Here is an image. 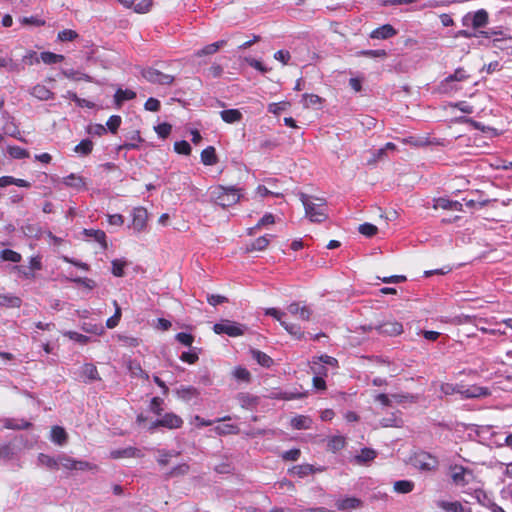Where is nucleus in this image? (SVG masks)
Wrapping results in <instances>:
<instances>
[{
    "mask_svg": "<svg viewBox=\"0 0 512 512\" xmlns=\"http://www.w3.org/2000/svg\"><path fill=\"white\" fill-rule=\"evenodd\" d=\"M0 258L3 261H10L14 263H18L21 261L22 256L18 252L11 249H4L0 252Z\"/></svg>",
    "mask_w": 512,
    "mask_h": 512,
    "instance_id": "nucleus-41",
    "label": "nucleus"
},
{
    "mask_svg": "<svg viewBox=\"0 0 512 512\" xmlns=\"http://www.w3.org/2000/svg\"><path fill=\"white\" fill-rule=\"evenodd\" d=\"M215 432L219 435H226V434H236L237 433V427L231 424H226L222 426H217L215 428Z\"/></svg>",
    "mask_w": 512,
    "mask_h": 512,
    "instance_id": "nucleus-64",
    "label": "nucleus"
},
{
    "mask_svg": "<svg viewBox=\"0 0 512 512\" xmlns=\"http://www.w3.org/2000/svg\"><path fill=\"white\" fill-rule=\"evenodd\" d=\"M61 74L70 79V80H75V81H78V80H81V79H84V80H90V77L86 74H83L79 71H76L74 69H62L61 70Z\"/></svg>",
    "mask_w": 512,
    "mask_h": 512,
    "instance_id": "nucleus-44",
    "label": "nucleus"
},
{
    "mask_svg": "<svg viewBox=\"0 0 512 512\" xmlns=\"http://www.w3.org/2000/svg\"><path fill=\"white\" fill-rule=\"evenodd\" d=\"M93 150V142L90 139L82 140L75 146L74 151L80 155H89Z\"/></svg>",
    "mask_w": 512,
    "mask_h": 512,
    "instance_id": "nucleus-38",
    "label": "nucleus"
},
{
    "mask_svg": "<svg viewBox=\"0 0 512 512\" xmlns=\"http://www.w3.org/2000/svg\"><path fill=\"white\" fill-rule=\"evenodd\" d=\"M269 242H270V240L267 235L258 237L250 244V246L247 248V250L248 251H262L268 246Z\"/></svg>",
    "mask_w": 512,
    "mask_h": 512,
    "instance_id": "nucleus-37",
    "label": "nucleus"
},
{
    "mask_svg": "<svg viewBox=\"0 0 512 512\" xmlns=\"http://www.w3.org/2000/svg\"><path fill=\"white\" fill-rule=\"evenodd\" d=\"M226 44L225 40H220L209 45H206L202 49L198 50L195 55L197 57H202L206 55H212L216 53L220 48H222Z\"/></svg>",
    "mask_w": 512,
    "mask_h": 512,
    "instance_id": "nucleus-24",
    "label": "nucleus"
},
{
    "mask_svg": "<svg viewBox=\"0 0 512 512\" xmlns=\"http://www.w3.org/2000/svg\"><path fill=\"white\" fill-rule=\"evenodd\" d=\"M38 464L46 468L56 471L58 470V456L52 457L50 455L40 453L38 455Z\"/></svg>",
    "mask_w": 512,
    "mask_h": 512,
    "instance_id": "nucleus-22",
    "label": "nucleus"
},
{
    "mask_svg": "<svg viewBox=\"0 0 512 512\" xmlns=\"http://www.w3.org/2000/svg\"><path fill=\"white\" fill-rule=\"evenodd\" d=\"M461 395L464 398H484L491 395L487 387L472 385L466 389H462Z\"/></svg>",
    "mask_w": 512,
    "mask_h": 512,
    "instance_id": "nucleus-13",
    "label": "nucleus"
},
{
    "mask_svg": "<svg viewBox=\"0 0 512 512\" xmlns=\"http://www.w3.org/2000/svg\"><path fill=\"white\" fill-rule=\"evenodd\" d=\"M189 469H190V467L188 464L182 463V464H179V465L175 466L174 468H172L168 475L170 477L185 475L189 472Z\"/></svg>",
    "mask_w": 512,
    "mask_h": 512,
    "instance_id": "nucleus-57",
    "label": "nucleus"
},
{
    "mask_svg": "<svg viewBox=\"0 0 512 512\" xmlns=\"http://www.w3.org/2000/svg\"><path fill=\"white\" fill-rule=\"evenodd\" d=\"M86 235L93 237L95 241L100 243L103 248L107 247L106 234L102 230H85Z\"/></svg>",
    "mask_w": 512,
    "mask_h": 512,
    "instance_id": "nucleus-46",
    "label": "nucleus"
},
{
    "mask_svg": "<svg viewBox=\"0 0 512 512\" xmlns=\"http://www.w3.org/2000/svg\"><path fill=\"white\" fill-rule=\"evenodd\" d=\"M413 465L421 470H432L436 468L438 462L435 457L426 452L415 454L412 459Z\"/></svg>",
    "mask_w": 512,
    "mask_h": 512,
    "instance_id": "nucleus-7",
    "label": "nucleus"
},
{
    "mask_svg": "<svg viewBox=\"0 0 512 512\" xmlns=\"http://www.w3.org/2000/svg\"><path fill=\"white\" fill-rule=\"evenodd\" d=\"M379 334L387 336H397L403 332V326L400 322L395 320H387L375 326Z\"/></svg>",
    "mask_w": 512,
    "mask_h": 512,
    "instance_id": "nucleus-9",
    "label": "nucleus"
},
{
    "mask_svg": "<svg viewBox=\"0 0 512 512\" xmlns=\"http://www.w3.org/2000/svg\"><path fill=\"white\" fill-rule=\"evenodd\" d=\"M58 39L62 42L72 41L78 37L76 31L71 29H64L58 33Z\"/></svg>",
    "mask_w": 512,
    "mask_h": 512,
    "instance_id": "nucleus-54",
    "label": "nucleus"
},
{
    "mask_svg": "<svg viewBox=\"0 0 512 512\" xmlns=\"http://www.w3.org/2000/svg\"><path fill=\"white\" fill-rule=\"evenodd\" d=\"M436 506L444 512H465L464 506L459 501H436Z\"/></svg>",
    "mask_w": 512,
    "mask_h": 512,
    "instance_id": "nucleus-16",
    "label": "nucleus"
},
{
    "mask_svg": "<svg viewBox=\"0 0 512 512\" xmlns=\"http://www.w3.org/2000/svg\"><path fill=\"white\" fill-rule=\"evenodd\" d=\"M462 207V203L447 198H438L434 204L435 209L441 208L444 210L462 211Z\"/></svg>",
    "mask_w": 512,
    "mask_h": 512,
    "instance_id": "nucleus-18",
    "label": "nucleus"
},
{
    "mask_svg": "<svg viewBox=\"0 0 512 512\" xmlns=\"http://www.w3.org/2000/svg\"><path fill=\"white\" fill-rule=\"evenodd\" d=\"M62 182L65 186L72 187L77 190L83 188L85 185L83 178L74 173L64 177Z\"/></svg>",
    "mask_w": 512,
    "mask_h": 512,
    "instance_id": "nucleus-30",
    "label": "nucleus"
},
{
    "mask_svg": "<svg viewBox=\"0 0 512 512\" xmlns=\"http://www.w3.org/2000/svg\"><path fill=\"white\" fill-rule=\"evenodd\" d=\"M358 231L366 237H372L377 233L378 228L371 223H364L359 226Z\"/></svg>",
    "mask_w": 512,
    "mask_h": 512,
    "instance_id": "nucleus-50",
    "label": "nucleus"
},
{
    "mask_svg": "<svg viewBox=\"0 0 512 512\" xmlns=\"http://www.w3.org/2000/svg\"><path fill=\"white\" fill-rule=\"evenodd\" d=\"M201 162L207 166L215 165L218 162L216 151L213 146H208L201 152Z\"/></svg>",
    "mask_w": 512,
    "mask_h": 512,
    "instance_id": "nucleus-21",
    "label": "nucleus"
},
{
    "mask_svg": "<svg viewBox=\"0 0 512 512\" xmlns=\"http://www.w3.org/2000/svg\"><path fill=\"white\" fill-rule=\"evenodd\" d=\"M281 326L284 327V329L294 336L297 339H301L303 336V331L301 330V327L297 324L288 323L286 321H281Z\"/></svg>",
    "mask_w": 512,
    "mask_h": 512,
    "instance_id": "nucleus-43",
    "label": "nucleus"
},
{
    "mask_svg": "<svg viewBox=\"0 0 512 512\" xmlns=\"http://www.w3.org/2000/svg\"><path fill=\"white\" fill-rule=\"evenodd\" d=\"M244 61L254 69L258 70L261 73H266L269 71L267 67H265L259 60H256L251 57H246Z\"/></svg>",
    "mask_w": 512,
    "mask_h": 512,
    "instance_id": "nucleus-59",
    "label": "nucleus"
},
{
    "mask_svg": "<svg viewBox=\"0 0 512 512\" xmlns=\"http://www.w3.org/2000/svg\"><path fill=\"white\" fill-rule=\"evenodd\" d=\"M246 327L230 320H222L214 324L213 331L216 334H226L230 337H237L244 334Z\"/></svg>",
    "mask_w": 512,
    "mask_h": 512,
    "instance_id": "nucleus-3",
    "label": "nucleus"
},
{
    "mask_svg": "<svg viewBox=\"0 0 512 512\" xmlns=\"http://www.w3.org/2000/svg\"><path fill=\"white\" fill-rule=\"evenodd\" d=\"M113 459L130 458V457H141V451L134 447H127L124 449L113 450L110 453Z\"/></svg>",
    "mask_w": 512,
    "mask_h": 512,
    "instance_id": "nucleus-17",
    "label": "nucleus"
},
{
    "mask_svg": "<svg viewBox=\"0 0 512 512\" xmlns=\"http://www.w3.org/2000/svg\"><path fill=\"white\" fill-rule=\"evenodd\" d=\"M489 15L485 9L467 13L462 18L463 26H472L474 29L483 28L488 24Z\"/></svg>",
    "mask_w": 512,
    "mask_h": 512,
    "instance_id": "nucleus-4",
    "label": "nucleus"
},
{
    "mask_svg": "<svg viewBox=\"0 0 512 512\" xmlns=\"http://www.w3.org/2000/svg\"><path fill=\"white\" fill-rule=\"evenodd\" d=\"M8 153L12 158L15 159H24L29 156V152L19 146L8 147Z\"/></svg>",
    "mask_w": 512,
    "mask_h": 512,
    "instance_id": "nucleus-48",
    "label": "nucleus"
},
{
    "mask_svg": "<svg viewBox=\"0 0 512 512\" xmlns=\"http://www.w3.org/2000/svg\"><path fill=\"white\" fill-rule=\"evenodd\" d=\"M362 505V502L360 499L356 497H346L343 499H338L335 502V506L340 511H348L357 509Z\"/></svg>",
    "mask_w": 512,
    "mask_h": 512,
    "instance_id": "nucleus-14",
    "label": "nucleus"
},
{
    "mask_svg": "<svg viewBox=\"0 0 512 512\" xmlns=\"http://www.w3.org/2000/svg\"><path fill=\"white\" fill-rule=\"evenodd\" d=\"M440 390L445 395H452L455 393L461 394L462 389L450 383H444L441 385Z\"/></svg>",
    "mask_w": 512,
    "mask_h": 512,
    "instance_id": "nucleus-63",
    "label": "nucleus"
},
{
    "mask_svg": "<svg viewBox=\"0 0 512 512\" xmlns=\"http://www.w3.org/2000/svg\"><path fill=\"white\" fill-rule=\"evenodd\" d=\"M177 394L184 400H190L192 397L196 396V389L193 387H181L177 390Z\"/></svg>",
    "mask_w": 512,
    "mask_h": 512,
    "instance_id": "nucleus-56",
    "label": "nucleus"
},
{
    "mask_svg": "<svg viewBox=\"0 0 512 512\" xmlns=\"http://www.w3.org/2000/svg\"><path fill=\"white\" fill-rule=\"evenodd\" d=\"M132 226L133 229L140 232L142 231L147 223V210L142 207L135 208L132 213Z\"/></svg>",
    "mask_w": 512,
    "mask_h": 512,
    "instance_id": "nucleus-11",
    "label": "nucleus"
},
{
    "mask_svg": "<svg viewBox=\"0 0 512 512\" xmlns=\"http://www.w3.org/2000/svg\"><path fill=\"white\" fill-rule=\"evenodd\" d=\"M291 315L298 317L300 320L308 321L311 317L312 311L306 305H301L300 302H293L287 307Z\"/></svg>",
    "mask_w": 512,
    "mask_h": 512,
    "instance_id": "nucleus-10",
    "label": "nucleus"
},
{
    "mask_svg": "<svg viewBox=\"0 0 512 512\" xmlns=\"http://www.w3.org/2000/svg\"><path fill=\"white\" fill-rule=\"evenodd\" d=\"M312 425V420L308 416L298 415L291 419V426L294 429H310Z\"/></svg>",
    "mask_w": 512,
    "mask_h": 512,
    "instance_id": "nucleus-29",
    "label": "nucleus"
},
{
    "mask_svg": "<svg viewBox=\"0 0 512 512\" xmlns=\"http://www.w3.org/2000/svg\"><path fill=\"white\" fill-rule=\"evenodd\" d=\"M21 299L11 294L0 295V306L18 308L21 306Z\"/></svg>",
    "mask_w": 512,
    "mask_h": 512,
    "instance_id": "nucleus-34",
    "label": "nucleus"
},
{
    "mask_svg": "<svg viewBox=\"0 0 512 512\" xmlns=\"http://www.w3.org/2000/svg\"><path fill=\"white\" fill-rule=\"evenodd\" d=\"M30 94L41 101H47L54 98V93L45 85L36 84L30 89Z\"/></svg>",
    "mask_w": 512,
    "mask_h": 512,
    "instance_id": "nucleus-15",
    "label": "nucleus"
},
{
    "mask_svg": "<svg viewBox=\"0 0 512 512\" xmlns=\"http://www.w3.org/2000/svg\"><path fill=\"white\" fill-rule=\"evenodd\" d=\"M51 440L60 446L64 445L67 441V433L64 428L54 426L51 429Z\"/></svg>",
    "mask_w": 512,
    "mask_h": 512,
    "instance_id": "nucleus-31",
    "label": "nucleus"
},
{
    "mask_svg": "<svg viewBox=\"0 0 512 512\" xmlns=\"http://www.w3.org/2000/svg\"><path fill=\"white\" fill-rule=\"evenodd\" d=\"M113 305L115 307V313L113 316H111L110 318L107 319L106 321V326L110 329L116 327L121 319V308L120 306L118 305L117 301L114 300L113 301Z\"/></svg>",
    "mask_w": 512,
    "mask_h": 512,
    "instance_id": "nucleus-45",
    "label": "nucleus"
},
{
    "mask_svg": "<svg viewBox=\"0 0 512 512\" xmlns=\"http://www.w3.org/2000/svg\"><path fill=\"white\" fill-rule=\"evenodd\" d=\"M174 150L178 154L189 155L191 153V146L187 141L181 140V141L175 142Z\"/></svg>",
    "mask_w": 512,
    "mask_h": 512,
    "instance_id": "nucleus-52",
    "label": "nucleus"
},
{
    "mask_svg": "<svg viewBox=\"0 0 512 512\" xmlns=\"http://www.w3.org/2000/svg\"><path fill=\"white\" fill-rule=\"evenodd\" d=\"M210 198L217 205L226 208L239 202L241 193L239 189L234 187L225 188L223 186H216L211 189Z\"/></svg>",
    "mask_w": 512,
    "mask_h": 512,
    "instance_id": "nucleus-2",
    "label": "nucleus"
},
{
    "mask_svg": "<svg viewBox=\"0 0 512 512\" xmlns=\"http://www.w3.org/2000/svg\"><path fill=\"white\" fill-rule=\"evenodd\" d=\"M172 126L168 123H161L155 127L157 135L161 138H166L171 133Z\"/></svg>",
    "mask_w": 512,
    "mask_h": 512,
    "instance_id": "nucleus-58",
    "label": "nucleus"
},
{
    "mask_svg": "<svg viewBox=\"0 0 512 512\" xmlns=\"http://www.w3.org/2000/svg\"><path fill=\"white\" fill-rule=\"evenodd\" d=\"M220 116L224 122L229 124L239 122L242 119V113L238 109L222 110Z\"/></svg>",
    "mask_w": 512,
    "mask_h": 512,
    "instance_id": "nucleus-25",
    "label": "nucleus"
},
{
    "mask_svg": "<svg viewBox=\"0 0 512 512\" xmlns=\"http://www.w3.org/2000/svg\"><path fill=\"white\" fill-rule=\"evenodd\" d=\"M253 359L261 366L269 368L273 364V359L267 355L266 353L260 350H252L251 351Z\"/></svg>",
    "mask_w": 512,
    "mask_h": 512,
    "instance_id": "nucleus-28",
    "label": "nucleus"
},
{
    "mask_svg": "<svg viewBox=\"0 0 512 512\" xmlns=\"http://www.w3.org/2000/svg\"><path fill=\"white\" fill-rule=\"evenodd\" d=\"M275 222L274 216L270 213L265 214L257 223V225L254 228H251L249 231V234L251 235L253 233V230L258 229L262 226H266L269 224H273Z\"/></svg>",
    "mask_w": 512,
    "mask_h": 512,
    "instance_id": "nucleus-60",
    "label": "nucleus"
},
{
    "mask_svg": "<svg viewBox=\"0 0 512 512\" xmlns=\"http://www.w3.org/2000/svg\"><path fill=\"white\" fill-rule=\"evenodd\" d=\"M121 122H122V119L120 116L118 115H112L109 117L106 125H107V128L112 132V133H116V131L118 130V128L120 127L121 125Z\"/></svg>",
    "mask_w": 512,
    "mask_h": 512,
    "instance_id": "nucleus-55",
    "label": "nucleus"
},
{
    "mask_svg": "<svg viewBox=\"0 0 512 512\" xmlns=\"http://www.w3.org/2000/svg\"><path fill=\"white\" fill-rule=\"evenodd\" d=\"M127 266V262L121 259H114L112 261V274L116 277L124 276V268Z\"/></svg>",
    "mask_w": 512,
    "mask_h": 512,
    "instance_id": "nucleus-47",
    "label": "nucleus"
},
{
    "mask_svg": "<svg viewBox=\"0 0 512 512\" xmlns=\"http://www.w3.org/2000/svg\"><path fill=\"white\" fill-rule=\"evenodd\" d=\"M31 425L32 424L29 421H26L24 419L6 418L4 420V427L7 429L21 430V429H27Z\"/></svg>",
    "mask_w": 512,
    "mask_h": 512,
    "instance_id": "nucleus-27",
    "label": "nucleus"
},
{
    "mask_svg": "<svg viewBox=\"0 0 512 512\" xmlns=\"http://www.w3.org/2000/svg\"><path fill=\"white\" fill-rule=\"evenodd\" d=\"M136 97V93L133 90L130 89H121L119 88L115 95L114 100L115 104L120 107L124 101L132 100Z\"/></svg>",
    "mask_w": 512,
    "mask_h": 512,
    "instance_id": "nucleus-26",
    "label": "nucleus"
},
{
    "mask_svg": "<svg viewBox=\"0 0 512 512\" xmlns=\"http://www.w3.org/2000/svg\"><path fill=\"white\" fill-rule=\"evenodd\" d=\"M60 468L66 469V470H90L93 468V465L87 461L83 460H76L72 457L66 455V454H59L58 455V470Z\"/></svg>",
    "mask_w": 512,
    "mask_h": 512,
    "instance_id": "nucleus-6",
    "label": "nucleus"
},
{
    "mask_svg": "<svg viewBox=\"0 0 512 512\" xmlns=\"http://www.w3.org/2000/svg\"><path fill=\"white\" fill-rule=\"evenodd\" d=\"M468 78V75L466 74V71L463 68H458L455 70L453 74H450L445 78V82L449 83L452 81H464Z\"/></svg>",
    "mask_w": 512,
    "mask_h": 512,
    "instance_id": "nucleus-49",
    "label": "nucleus"
},
{
    "mask_svg": "<svg viewBox=\"0 0 512 512\" xmlns=\"http://www.w3.org/2000/svg\"><path fill=\"white\" fill-rule=\"evenodd\" d=\"M2 119L5 120V123L2 128L3 132L9 136L15 137L16 134L19 133V131L14 123L13 117H11L8 112H3Z\"/></svg>",
    "mask_w": 512,
    "mask_h": 512,
    "instance_id": "nucleus-20",
    "label": "nucleus"
},
{
    "mask_svg": "<svg viewBox=\"0 0 512 512\" xmlns=\"http://www.w3.org/2000/svg\"><path fill=\"white\" fill-rule=\"evenodd\" d=\"M300 201L305 208V215L312 222H323L327 218L326 201L305 193L300 194Z\"/></svg>",
    "mask_w": 512,
    "mask_h": 512,
    "instance_id": "nucleus-1",
    "label": "nucleus"
},
{
    "mask_svg": "<svg viewBox=\"0 0 512 512\" xmlns=\"http://www.w3.org/2000/svg\"><path fill=\"white\" fill-rule=\"evenodd\" d=\"M238 402L243 408H251L257 405V397L248 393H240L237 396Z\"/></svg>",
    "mask_w": 512,
    "mask_h": 512,
    "instance_id": "nucleus-36",
    "label": "nucleus"
},
{
    "mask_svg": "<svg viewBox=\"0 0 512 512\" xmlns=\"http://www.w3.org/2000/svg\"><path fill=\"white\" fill-rule=\"evenodd\" d=\"M153 0H141L134 6V11L137 13H147L152 7Z\"/></svg>",
    "mask_w": 512,
    "mask_h": 512,
    "instance_id": "nucleus-62",
    "label": "nucleus"
},
{
    "mask_svg": "<svg viewBox=\"0 0 512 512\" xmlns=\"http://www.w3.org/2000/svg\"><path fill=\"white\" fill-rule=\"evenodd\" d=\"M346 440L343 436H333L328 441V448L332 452H337L345 447Z\"/></svg>",
    "mask_w": 512,
    "mask_h": 512,
    "instance_id": "nucleus-40",
    "label": "nucleus"
},
{
    "mask_svg": "<svg viewBox=\"0 0 512 512\" xmlns=\"http://www.w3.org/2000/svg\"><path fill=\"white\" fill-rule=\"evenodd\" d=\"M81 376L85 381H94L99 379L98 370L91 363L84 364L81 368Z\"/></svg>",
    "mask_w": 512,
    "mask_h": 512,
    "instance_id": "nucleus-23",
    "label": "nucleus"
},
{
    "mask_svg": "<svg viewBox=\"0 0 512 512\" xmlns=\"http://www.w3.org/2000/svg\"><path fill=\"white\" fill-rule=\"evenodd\" d=\"M302 101L304 106H317L321 104V98L315 94H303Z\"/></svg>",
    "mask_w": 512,
    "mask_h": 512,
    "instance_id": "nucleus-51",
    "label": "nucleus"
},
{
    "mask_svg": "<svg viewBox=\"0 0 512 512\" xmlns=\"http://www.w3.org/2000/svg\"><path fill=\"white\" fill-rule=\"evenodd\" d=\"M233 375L237 380L244 381V382H249L250 378H251L250 372L246 368H243V367H237L234 370Z\"/></svg>",
    "mask_w": 512,
    "mask_h": 512,
    "instance_id": "nucleus-53",
    "label": "nucleus"
},
{
    "mask_svg": "<svg viewBox=\"0 0 512 512\" xmlns=\"http://www.w3.org/2000/svg\"><path fill=\"white\" fill-rule=\"evenodd\" d=\"M127 368L132 376L148 378V374L142 369L140 363L135 360H130Z\"/></svg>",
    "mask_w": 512,
    "mask_h": 512,
    "instance_id": "nucleus-39",
    "label": "nucleus"
},
{
    "mask_svg": "<svg viewBox=\"0 0 512 512\" xmlns=\"http://www.w3.org/2000/svg\"><path fill=\"white\" fill-rule=\"evenodd\" d=\"M175 338L178 342L188 347H190L194 342L193 335L184 332L176 334Z\"/></svg>",
    "mask_w": 512,
    "mask_h": 512,
    "instance_id": "nucleus-61",
    "label": "nucleus"
},
{
    "mask_svg": "<svg viewBox=\"0 0 512 512\" xmlns=\"http://www.w3.org/2000/svg\"><path fill=\"white\" fill-rule=\"evenodd\" d=\"M377 453L371 448H363L360 453L355 456V461L358 464H365L375 459Z\"/></svg>",
    "mask_w": 512,
    "mask_h": 512,
    "instance_id": "nucleus-33",
    "label": "nucleus"
},
{
    "mask_svg": "<svg viewBox=\"0 0 512 512\" xmlns=\"http://www.w3.org/2000/svg\"><path fill=\"white\" fill-rule=\"evenodd\" d=\"M0 68H6L11 72H19L21 71V67L18 63L14 62L11 57H2L0 56Z\"/></svg>",
    "mask_w": 512,
    "mask_h": 512,
    "instance_id": "nucleus-42",
    "label": "nucleus"
},
{
    "mask_svg": "<svg viewBox=\"0 0 512 512\" xmlns=\"http://www.w3.org/2000/svg\"><path fill=\"white\" fill-rule=\"evenodd\" d=\"M42 60L45 64L51 65L62 62L64 60V56L61 54H55L53 52H42L40 54L39 61Z\"/></svg>",
    "mask_w": 512,
    "mask_h": 512,
    "instance_id": "nucleus-35",
    "label": "nucleus"
},
{
    "mask_svg": "<svg viewBox=\"0 0 512 512\" xmlns=\"http://www.w3.org/2000/svg\"><path fill=\"white\" fill-rule=\"evenodd\" d=\"M183 424V420L181 417L174 413H166L160 419H157L151 426V428H156L158 426L165 427L168 429H176L180 428Z\"/></svg>",
    "mask_w": 512,
    "mask_h": 512,
    "instance_id": "nucleus-8",
    "label": "nucleus"
},
{
    "mask_svg": "<svg viewBox=\"0 0 512 512\" xmlns=\"http://www.w3.org/2000/svg\"><path fill=\"white\" fill-rule=\"evenodd\" d=\"M414 482L410 480H398L393 484V489L396 493L407 494L413 491Z\"/></svg>",
    "mask_w": 512,
    "mask_h": 512,
    "instance_id": "nucleus-32",
    "label": "nucleus"
},
{
    "mask_svg": "<svg viewBox=\"0 0 512 512\" xmlns=\"http://www.w3.org/2000/svg\"><path fill=\"white\" fill-rule=\"evenodd\" d=\"M396 34H397V31L392 25L384 24V25L374 29L373 31H371L369 36L372 39L385 40V39H389V38L395 36Z\"/></svg>",
    "mask_w": 512,
    "mask_h": 512,
    "instance_id": "nucleus-12",
    "label": "nucleus"
},
{
    "mask_svg": "<svg viewBox=\"0 0 512 512\" xmlns=\"http://www.w3.org/2000/svg\"><path fill=\"white\" fill-rule=\"evenodd\" d=\"M141 74L148 82L158 85H171L175 79L173 75L165 74L151 67L143 69Z\"/></svg>",
    "mask_w": 512,
    "mask_h": 512,
    "instance_id": "nucleus-5",
    "label": "nucleus"
},
{
    "mask_svg": "<svg viewBox=\"0 0 512 512\" xmlns=\"http://www.w3.org/2000/svg\"><path fill=\"white\" fill-rule=\"evenodd\" d=\"M470 474L471 472L468 469L462 466H456L452 471L451 477L455 484L463 486L468 483L466 476Z\"/></svg>",
    "mask_w": 512,
    "mask_h": 512,
    "instance_id": "nucleus-19",
    "label": "nucleus"
}]
</instances>
